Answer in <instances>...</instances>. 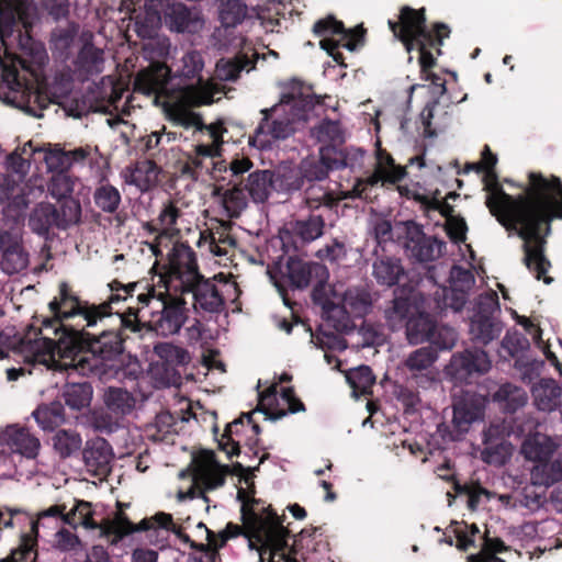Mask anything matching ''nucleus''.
<instances>
[{"label": "nucleus", "instance_id": "c9c22d12", "mask_svg": "<svg viewBox=\"0 0 562 562\" xmlns=\"http://www.w3.org/2000/svg\"><path fill=\"white\" fill-rule=\"evenodd\" d=\"M303 201L306 207L311 211H315L321 206L327 207L328 210L337 209L340 199L328 186H324L323 182H315L305 184Z\"/></svg>", "mask_w": 562, "mask_h": 562}, {"label": "nucleus", "instance_id": "f257e3e1", "mask_svg": "<svg viewBox=\"0 0 562 562\" xmlns=\"http://www.w3.org/2000/svg\"><path fill=\"white\" fill-rule=\"evenodd\" d=\"M529 187L525 194L513 196L506 193L498 182L495 170L484 171V189L490 193L486 206L491 214L507 231H517L525 240L524 262L535 273L537 280L549 284L552 278L544 277L550 261L543 252L544 235L551 232V223L562 220V181L557 176L546 178L540 172H530Z\"/></svg>", "mask_w": 562, "mask_h": 562}, {"label": "nucleus", "instance_id": "8fccbe9b", "mask_svg": "<svg viewBox=\"0 0 562 562\" xmlns=\"http://www.w3.org/2000/svg\"><path fill=\"white\" fill-rule=\"evenodd\" d=\"M346 379L352 389L355 396L370 395L372 394V386L375 383V375L369 366H360L355 369H350Z\"/></svg>", "mask_w": 562, "mask_h": 562}, {"label": "nucleus", "instance_id": "2f4dec72", "mask_svg": "<svg viewBox=\"0 0 562 562\" xmlns=\"http://www.w3.org/2000/svg\"><path fill=\"white\" fill-rule=\"evenodd\" d=\"M243 187L255 203H263L274 190L273 171L257 169L243 181Z\"/></svg>", "mask_w": 562, "mask_h": 562}, {"label": "nucleus", "instance_id": "2eb2a0df", "mask_svg": "<svg viewBox=\"0 0 562 562\" xmlns=\"http://www.w3.org/2000/svg\"><path fill=\"white\" fill-rule=\"evenodd\" d=\"M404 248L409 258L418 262H429L442 255L446 243L435 236H427L420 225L411 222L406 225Z\"/></svg>", "mask_w": 562, "mask_h": 562}, {"label": "nucleus", "instance_id": "72a5a7b5", "mask_svg": "<svg viewBox=\"0 0 562 562\" xmlns=\"http://www.w3.org/2000/svg\"><path fill=\"white\" fill-rule=\"evenodd\" d=\"M562 389L553 379H541L532 387V397L539 411L552 412L560 405Z\"/></svg>", "mask_w": 562, "mask_h": 562}, {"label": "nucleus", "instance_id": "79ce46f5", "mask_svg": "<svg viewBox=\"0 0 562 562\" xmlns=\"http://www.w3.org/2000/svg\"><path fill=\"white\" fill-rule=\"evenodd\" d=\"M181 63L182 65L177 70V76L182 80H195L194 83H186L184 86L210 87L202 77L204 61L202 55L198 50L186 53Z\"/></svg>", "mask_w": 562, "mask_h": 562}, {"label": "nucleus", "instance_id": "774afa93", "mask_svg": "<svg viewBox=\"0 0 562 562\" xmlns=\"http://www.w3.org/2000/svg\"><path fill=\"white\" fill-rule=\"evenodd\" d=\"M132 178L137 187L142 190H147L157 178L156 165L151 161L138 165L132 173Z\"/></svg>", "mask_w": 562, "mask_h": 562}, {"label": "nucleus", "instance_id": "0eeeda50", "mask_svg": "<svg viewBox=\"0 0 562 562\" xmlns=\"http://www.w3.org/2000/svg\"><path fill=\"white\" fill-rule=\"evenodd\" d=\"M53 317L43 321L45 330H52L57 340L64 329L80 330L97 326L93 303L81 301L67 282L59 284V294L48 304Z\"/></svg>", "mask_w": 562, "mask_h": 562}, {"label": "nucleus", "instance_id": "6ab92c4d", "mask_svg": "<svg viewBox=\"0 0 562 562\" xmlns=\"http://www.w3.org/2000/svg\"><path fill=\"white\" fill-rule=\"evenodd\" d=\"M179 291L182 295L184 293L193 294V306L195 311L221 313L225 306V300L217 286L203 276L190 282Z\"/></svg>", "mask_w": 562, "mask_h": 562}, {"label": "nucleus", "instance_id": "7c9ffc66", "mask_svg": "<svg viewBox=\"0 0 562 562\" xmlns=\"http://www.w3.org/2000/svg\"><path fill=\"white\" fill-rule=\"evenodd\" d=\"M258 58L259 54L255 49H252V58L243 52L234 58H222L216 63V77L223 81H235L244 69H254Z\"/></svg>", "mask_w": 562, "mask_h": 562}, {"label": "nucleus", "instance_id": "39448f33", "mask_svg": "<svg viewBox=\"0 0 562 562\" xmlns=\"http://www.w3.org/2000/svg\"><path fill=\"white\" fill-rule=\"evenodd\" d=\"M372 274L380 285L389 288L397 285L391 305L384 311L387 325L396 326L412 312V297L423 278L419 273L407 271L400 258L389 256H381L375 259Z\"/></svg>", "mask_w": 562, "mask_h": 562}, {"label": "nucleus", "instance_id": "3c124183", "mask_svg": "<svg viewBox=\"0 0 562 562\" xmlns=\"http://www.w3.org/2000/svg\"><path fill=\"white\" fill-rule=\"evenodd\" d=\"M162 23L161 13L156 10H145L133 18V31L138 37L149 40L157 35Z\"/></svg>", "mask_w": 562, "mask_h": 562}, {"label": "nucleus", "instance_id": "7ed1b4c3", "mask_svg": "<svg viewBox=\"0 0 562 562\" xmlns=\"http://www.w3.org/2000/svg\"><path fill=\"white\" fill-rule=\"evenodd\" d=\"M170 80L171 69L164 63H153L148 68L137 72L133 83L134 91L169 99L164 108L172 123L203 132L206 124L202 115L193 112L192 109L211 105L214 102V91L211 87L202 86H181L178 89H170Z\"/></svg>", "mask_w": 562, "mask_h": 562}, {"label": "nucleus", "instance_id": "1a4fd4ad", "mask_svg": "<svg viewBox=\"0 0 562 562\" xmlns=\"http://www.w3.org/2000/svg\"><path fill=\"white\" fill-rule=\"evenodd\" d=\"M426 9H414L403 5L400 10L398 21L389 20L387 24L393 35L402 42L407 53L415 49L416 43L422 40L434 38L439 44L450 36V27L443 22H436L431 29L427 27Z\"/></svg>", "mask_w": 562, "mask_h": 562}, {"label": "nucleus", "instance_id": "bf43d9fd", "mask_svg": "<svg viewBox=\"0 0 562 562\" xmlns=\"http://www.w3.org/2000/svg\"><path fill=\"white\" fill-rule=\"evenodd\" d=\"M78 64L87 71H100V66L103 64V50L95 47L92 43L87 42L82 45L78 53Z\"/></svg>", "mask_w": 562, "mask_h": 562}, {"label": "nucleus", "instance_id": "a18cd8bd", "mask_svg": "<svg viewBox=\"0 0 562 562\" xmlns=\"http://www.w3.org/2000/svg\"><path fill=\"white\" fill-rule=\"evenodd\" d=\"M33 416L43 430H54L65 422V408L60 402L40 405Z\"/></svg>", "mask_w": 562, "mask_h": 562}, {"label": "nucleus", "instance_id": "5fc2aeb1", "mask_svg": "<svg viewBox=\"0 0 562 562\" xmlns=\"http://www.w3.org/2000/svg\"><path fill=\"white\" fill-rule=\"evenodd\" d=\"M374 168L385 177H395V184L401 182L407 176L406 166L397 165L393 156L380 145L375 150Z\"/></svg>", "mask_w": 562, "mask_h": 562}, {"label": "nucleus", "instance_id": "a211bd4d", "mask_svg": "<svg viewBox=\"0 0 562 562\" xmlns=\"http://www.w3.org/2000/svg\"><path fill=\"white\" fill-rule=\"evenodd\" d=\"M162 24L172 32L195 33L201 26L199 14L182 2L159 0Z\"/></svg>", "mask_w": 562, "mask_h": 562}, {"label": "nucleus", "instance_id": "20e7f679", "mask_svg": "<svg viewBox=\"0 0 562 562\" xmlns=\"http://www.w3.org/2000/svg\"><path fill=\"white\" fill-rule=\"evenodd\" d=\"M321 103L311 87L294 83L282 94L280 102L260 111L262 119L254 132V142L266 147L276 140H283L296 131V123L306 122L308 113Z\"/></svg>", "mask_w": 562, "mask_h": 562}, {"label": "nucleus", "instance_id": "49530a36", "mask_svg": "<svg viewBox=\"0 0 562 562\" xmlns=\"http://www.w3.org/2000/svg\"><path fill=\"white\" fill-rule=\"evenodd\" d=\"M93 387L88 382L69 383L65 386L63 397L68 407L81 411L90 405Z\"/></svg>", "mask_w": 562, "mask_h": 562}, {"label": "nucleus", "instance_id": "bb28decb", "mask_svg": "<svg viewBox=\"0 0 562 562\" xmlns=\"http://www.w3.org/2000/svg\"><path fill=\"white\" fill-rule=\"evenodd\" d=\"M559 446V442L552 437L542 432H535L528 435L522 441L521 453L526 460L537 464L551 460Z\"/></svg>", "mask_w": 562, "mask_h": 562}, {"label": "nucleus", "instance_id": "a878e982", "mask_svg": "<svg viewBox=\"0 0 562 562\" xmlns=\"http://www.w3.org/2000/svg\"><path fill=\"white\" fill-rule=\"evenodd\" d=\"M325 220L322 215L311 214L306 218L291 221L282 232V240L296 238L303 244H308L324 234Z\"/></svg>", "mask_w": 562, "mask_h": 562}, {"label": "nucleus", "instance_id": "e433bc0d", "mask_svg": "<svg viewBox=\"0 0 562 562\" xmlns=\"http://www.w3.org/2000/svg\"><path fill=\"white\" fill-rule=\"evenodd\" d=\"M274 191L292 193L305 187L300 165L281 164L274 171Z\"/></svg>", "mask_w": 562, "mask_h": 562}, {"label": "nucleus", "instance_id": "ddd939ff", "mask_svg": "<svg viewBox=\"0 0 562 562\" xmlns=\"http://www.w3.org/2000/svg\"><path fill=\"white\" fill-rule=\"evenodd\" d=\"M484 417V406L474 397H462L453 404L451 425L441 423L438 432L445 441H460L474 422Z\"/></svg>", "mask_w": 562, "mask_h": 562}, {"label": "nucleus", "instance_id": "e2e57ef3", "mask_svg": "<svg viewBox=\"0 0 562 562\" xmlns=\"http://www.w3.org/2000/svg\"><path fill=\"white\" fill-rule=\"evenodd\" d=\"M437 351L438 350H451L457 341V333L453 328L448 326H438L436 324V329H434V334L428 340Z\"/></svg>", "mask_w": 562, "mask_h": 562}, {"label": "nucleus", "instance_id": "13d9d810", "mask_svg": "<svg viewBox=\"0 0 562 562\" xmlns=\"http://www.w3.org/2000/svg\"><path fill=\"white\" fill-rule=\"evenodd\" d=\"M483 445L482 460L488 464L503 465L512 454V443L508 440L490 441Z\"/></svg>", "mask_w": 562, "mask_h": 562}, {"label": "nucleus", "instance_id": "6e6552de", "mask_svg": "<svg viewBox=\"0 0 562 562\" xmlns=\"http://www.w3.org/2000/svg\"><path fill=\"white\" fill-rule=\"evenodd\" d=\"M151 300H157L161 308L151 315V328L159 336L168 337L178 334L188 319L187 302L180 291L169 286L159 288L153 284L147 293H139L137 301L148 306Z\"/></svg>", "mask_w": 562, "mask_h": 562}, {"label": "nucleus", "instance_id": "c756f323", "mask_svg": "<svg viewBox=\"0 0 562 562\" xmlns=\"http://www.w3.org/2000/svg\"><path fill=\"white\" fill-rule=\"evenodd\" d=\"M57 207L50 203H42L34 207L29 217V227L40 236L48 235L52 227L65 229L66 221L60 220Z\"/></svg>", "mask_w": 562, "mask_h": 562}, {"label": "nucleus", "instance_id": "f03ea898", "mask_svg": "<svg viewBox=\"0 0 562 562\" xmlns=\"http://www.w3.org/2000/svg\"><path fill=\"white\" fill-rule=\"evenodd\" d=\"M130 329L120 328L119 325L108 323L98 335L80 330L64 329L61 337L56 341L58 356L69 359L67 366L72 367L82 375H106L114 366V361L124 352V342L128 338Z\"/></svg>", "mask_w": 562, "mask_h": 562}, {"label": "nucleus", "instance_id": "58836bf2", "mask_svg": "<svg viewBox=\"0 0 562 562\" xmlns=\"http://www.w3.org/2000/svg\"><path fill=\"white\" fill-rule=\"evenodd\" d=\"M106 408L116 416H125L133 412L136 405L134 395L125 389L109 386L103 394Z\"/></svg>", "mask_w": 562, "mask_h": 562}, {"label": "nucleus", "instance_id": "cd10ccee", "mask_svg": "<svg viewBox=\"0 0 562 562\" xmlns=\"http://www.w3.org/2000/svg\"><path fill=\"white\" fill-rule=\"evenodd\" d=\"M450 367L460 374L485 373L491 368V360L483 349H467L452 356Z\"/></svg>", "mask_w": 562, "mask_h": 562}, {"label": "nucleus", "instance_id": "69168bd1", "mask_svg": "<svg viewBox=\"0 0 562 562\" xmlns=\"http://www.w3.org/2000/svg\"><path fill=\"white\" fill-rule=\"evenodd\" d=\"M75 182L66 172H57L49 183V192L58 200L66 199L74 192Z\"/></svg>", "mask_w": 562, "mask_h": 562}, {"label": "nucleus", "instance_id": "c03bdc74", "mask_svg": "<svg viewBox=\"0 0 562 562\" xmlns=\"http://www.w3.org/2000/svg\"><path fill=\"white\" fill-rule=\"evenodd\" d=\"M494 402H497L506 413H515L527 403L525 390L513 383L502 384L493 394Z\"/></svg>", "mask_w": 562, "mask_h": 562}, {"label": "nucleus", "instance_id": "864d4df0", "mask_svg": "<svg viewBox=\"0 0 562 562\" xmlns=\"http://www.w3.org/2000/svg\"><path fill=\"white\" fill-rule=\"evenodd\" d=\"M247 15V7L240 0H221L218 19L223 27H236Z\"/></svg>", "mask_w": 562, "mask_h": 562}, {"label": "nucleus", "instance_id": "393cba45", "mask_svg": "<svg viewBox=\"0 0 562 562\" xmlns=\"http://www.w3.org/2000/svg\"><path fill=\"white\" fill-rule=\"evenodd\" d=\"M416 297L417 295L415 293L412 297L413 310L407 314L404 321L396 326H389L392 330L404 326L406 328L407 340L412 345L427 341L428 338L431 337V334H434L437 324L430 314L417 311Z\"/></svg>", "mask_w": 562, "mask_h": 562}, {"label": "nucleus", "instance_id": "de8ad7c7", "mask_svg": "<svg viewBox=\"0 0 562 562\" xmlns=\"http://www.w3.org/2000/svg\"><path fill=\"white\" fill-rule=\"evenodd\" d=\"M277 394L278 384L276 383L271 384L265 391L259 392L258 405L252 412L263 413L267 419L273 422L286 416L288 412L279 407V400L277 397Z\"/></svg>", "mask_w": 562, "mask_h": 562}, {"label": "nucleus", "instance_id": "09e8293b", "mask_svg": "<svg viewBox=\"0 0 562 562\" xmlns=\"http://www.w3.org/2000/svg\"><path fill=\"white\" fill-rule=\"evenodd\" d=\"M277 394L278 384L276 383L271 384L265 391L259 392L258 405L252 412L263 413L267 419L273 422L286 416L288 412L279 407V400L277 397Z\"/></svg>", "mask_w": 562, "mask_h": 562}, {"label": "nucleus", "instance_id": "a19ab883", "mask_svg": "<svg viewBox=\"0 0 562 562\" xmlns=\"http://www.w3.org/2000/svg\"><path fill=\"white\" fill-rule=\"evenodd\" d=\"M532 485L549 487L562 481V459L542 461L533 465L530 472Z\"/></svg>", "mask_w": 562, "mask_h": 562}, {"label": "nucleus", "instance_id": "4468645a", "mask_svg": "<svg viewBox=\"0 0 562 562\" xmlns=\"http://www.w3.org/2000/svg\"><path fill=\"white\" fill-rule=\"evenodd\" d=\"M263 510H267V516H263L262 514L258 513L254 506H250L248 504H244V506L240 507V514H241V525L234 524L232 521L227 522L226 527L218 531L214 532L211 530H207V541L209 546L214 549V551H217L218 549L226 546L227 541L234 538H237L239 536H244L247 538L250 542L255 540V537H252V530L250 529V515L254 514L259 519L263 521L266 525L265 527H270V525L277 519L279 516L271 505H268L267 508H263Z\"/></svg>", "mask_w": 562, "mask_h": 562}, {"label": "nucleus", "instance_id": "9b49d317", "mask_svg": "<svg viewBox=\"0 0 562 562\" xmlns=\"http://www.w3.org/2000/svg\"><path fill=\"white\" fill-rule=\"evenodd\" d=\"M200 277L202 274L194 250L189 245L178 244L173 246L169 262L164 266V271L159 273L156 283L159 288L169 286L173 291H179Z\"/></svg>", "mask_w": 562, "mask_h": 562}, {"label": "nucleus", "instance_id": "0e129e2a", "mask_svg": "<svg viewBox=\"0 0 562 562\" xmlns=\"http://www.w3.org/2000/svg\"><path fill=\"white\" fill-rule=\"evenodd\" d=\"M315 134L321 143H336L342 140V131L337 121L323 120L318 126L315 127Z\"/></svg>", "mask_w": 562, "mask_h": 562}, {"label": "nucleus", "instance_id": "f3484780", "mask_svg": "<svg viewBox=\"0 0 562 562\" xmlns=\"http://www.w3.org/2000/svg\"><path fill=\"white\" fill-rule=\"evenodd\" d=\"M29 252L23 246L22 235L16 229L0 232V269L9 274L20 273L29 266Z\"/></svg>", "mask_w": 562, "mask_h": 562}, {"label": "nucleus", "instance_id": "5701e85b", "mask_svg": "<svg viewBox=\"0 0 562 562\" xmlns=\"http://www.w3.org/2000/svg\"><path fill=\"white\" fill-rule=\"evenodd\" d=\"M438 359L437 350L432 346L422 347L408 355L404 361L405 368L411 372V380L420 387H428L435 381L431 371Z\"/></svg>", "mask_w": 562, "mask_h": 562}, {"label": "nucleus", "instance_id": "b1692460", "mask_svg": "<svg viewBox=\"0 0 562 562\" xmlns=\"http://www.w3.org/2000/svg\"><path fill=\"white\" fill-rule=\"evenodd\" d=\"M316 277L328 279V270L324 265L306 262L297 257H289L283 278L293 289L307 288Z\"/></svg>", "mask_w": 562, "mask_h": 562}, {"label": "nucleus", "instance_id": "680f3d73", "mask_svg": "<svg viewBox=\"0 0 562 562\" xmlns=\"http://www.w3.org/2000/svg\"><path fill=\"white\" fill-rule=\"evenodd\" d=\"M78 33V25L69 23L66 27H56L50 34V45L53 49L66 53L72 45Z\"/></svg>", "mask_w": 562, "mask_h": 562}, {"label": "nucleus", "instance_id": "4be33fe9", "mask_svg": "<svg viewBox=\"0 0 562 562\" xmlns=\"http://www.w3.org/2000/svg\"><path fill=\"white\" fill-rule=\"evenodd\" d=\"M299 165L306 184L324 182L330 171L340 170L344 164L336 160L334 146H322L318 158H305Z\"/></svg>", "mask_w": 562, "mask_h": 562}, {"label": "nucleus", "instance_id": "9d476101", "mask_svg": "<svg viewBox=\"0 0 562 562\" xmlns=\"http://www.w3.org/2000/svg\"><path fill=\"white\" fill-rule=\"evenodd\" d=\"M499 316L501 305L497 293L491 290L480 294L470 318L471 340L476 345L486 346L498 339L503 331V322Z\"/></svg>", "mask_w": 562, "mask_h": 562}, {"label": "nucleus", "instance_id": "423d86ee", "mask_svg": "<svg viewBox=\"0 0 562 562\" xmlns=\"http://www.w3.org/2000/svg\"><path fill=\"white\" fill-rule=\"evenodd\" d=\"M64 524L69 526L81 525L88 529H100L102 535L123 539L135 532L148 531L156 528L172 530L173 519L168 513L159 512L150 518H144L138 524L132 522L123 512H119L113 520L98 524L93 519L92 505L89 502L76 499L74 508L64 516Z\"/></svg>", "mask_w": 562, "mask_h": 562}, {"label": "nucleus", "instance_id": "ea45409f", "mask_svg": "<svg viewBox=\"0 0 562 562\" xmlns=\"http://www.w3.org/2000/svg\"><path fill=\"white\" fill-rule=\"evenodd\" d=\"M201 459L203 468L201 469L200 477L206 488L214 490L224 485L225 475L229 472V467L220 465L213 451H205Z\"/></svg>", "mask_w": 562, "mask_h": 562}, {"label": "nucleus", "instance_id": "052dcab7", "mask_svg": "<svg viewBox=\"0 0 562 562\" xmlns=\"http://www.w3.org/2000/svg\"><path fill=\"white\" fill-rule=\"evenodd\" d=\"M441 46L442 44H439L434 38H430V41L422 40L416 43L415 48L419 52L418 63L422 74L428 72L437 65V58L430 52V48H436L437 55H441Z\"/></svg>", "mask_w": 562, "mask_h": 562}, {"label": "nucleus", "instance_id": "c85d7f7f", "mask_svg": "<svg viewBox=\"0 0 562 562\" xmlns=\"http://www.w3.org/2000/svg\"><path fill=\"white\" fill-rule=\"evenodd\" d=\"M3 437L12 451L20 453L29 459H34L38 454L41 442L38 438L32 435L27 428L19 426H9Z\"/></svg>", "mask_w": 562, "mask_h": 562}, {"label": "nucleus", "instance_id": "6e6d98bb", "mask_svg": "<svg viewBox=\"0 0 562 562\" xmlns=\"http://www.w3.org/2000/svg\"><path fill=\"white\" fill-rule=\"evenodd\" d=\"M53 448L61 459L70 457L80 450L82 439L80 435L72 430L60 429L52 438Z\"/></svg>", "mask_w": 562, "mask_h": 562}, {"label": "nucleus", "instance_id": "4c0bfd02", "mask_svg": "<svg viewBox=\"0 0 562 562\" xmlns=\"http://www.w3.org/2000/svg\"><path fill=\"white\" fill-rule=\"evenodd\" d=\"M154 351L162 360L165 371L167 373L177 374L178 378H180V373L177 371V368L184 367L191 361L190 353L187 349L171 342L157 344Z\"/></svg>", "mask_w": 562, "mask_h": 562}, {"label": "nucleus", "instance_id": "37998d69", "mask_svg": "<svg viewBox=\"0 0 562 562\" xmlns=\"http://www.w3.org/2000/svg\"><path fill=\"white\" fill-rule=\"evenodd\" d=\"M182 214V210L179 206V200L168 199L162 202L157 221L164 228L162 235H165V238L172 239L180 234L177 223Z\"/></svg>", "mask_w": 562, "mask_h": 562}, {"label": "nucleus", "instance_id": "aec40b11", "mask_svg": "<svg viewBox=\"0 0 562 562\" xmlns=\"http://www.w3.org/2000/svg\"><path fill=\"white\" fill-rule=\"evenodd\" d=\"M113 457L111 445L101 437L89 439L82 450L87 471L99 479L106 477L110 474Z\"/></svg>", "mask_w": 562, "mask_h": 562}, {"label": "nucleus", "instance_id": "f8f14e48", "mask_svg": "<svg viewBox=\"0 0 562 562\" xmlns=\"http://www.w3.org/2000/svg\"><path fill=\"white\" fill-rule=\"evenodd\" d=\"M250 529L255 541L261 544L259 552L261 562H284L285 549L291 531L283 526L285 516H278L270 525H266L254 514L250 515Z\"/></svg>", "mask_w": 562, "mask_h": 562}, {"label": "nucleus", "instance_id": "473e14b6", "mask_svg": "<svg viewBox=\"0 0 562 562\" xmlns=\"http://www.w3.org/2000/svg\"><path fill=\"white\" fill-rule=\"evenodd\" d=\"M33 10V0H0V19L10 26L20 23L26 27Z\"/></svg>", "mask_w": 562, "mask_h": 562}, {"label": "nucleus", "instance_id": "f704fd0d", "mask_svg": "<svg viewBox=\"0 0 562 562\" xmlns=\"http://www.w3.org/2000/svg\"><path fill=\"white\" fill-rule=\"evenodd\" d=\"M252 415L254 412L241 413L238 418L226 425L224 432L221 435V438L217 439V448L225 452L229 460L233 457H238L240 454L239 440H236L234 437L239 435L246 422H252Z\"/></svg>", "mask_w": 562, "mask_h": 562}, {"label": "nucleus", "instance_id": "4d7b16f0", "mask_svg": "<svg viewBox=\"0 0 562 562\" xmlns=\"http://www.w3.org/2000/svg\"><path fill=\"white\" fill-rule=\"evenodd\" d=\"M95 205L103 212L113 214L121 204V193L111 184H103L94 191Z\"/></svg>", "mask_w": 562, "mask_h": 562}, {"label": "nucleus", "instance_id": "338daca9", "mask_svg": "<svg viewBox=\"0 0 562 562\" xmlns=\"http://www.w3.org/2000/svg\"><path fill=\"white\" fill-rule=\"evenodd\" d=\"M156 432L153 435L155 440H165L168 435L176 432L177 419L170 412H161L155 417Z\"/></svg>", "mask_w": 562, "mask_h": 562}, {"label": "nucleus", "instance_id": "412c9836", "mask_svg": "<svg viewBox=\"0 0 562 562\" xmlns=\"http://www.w3.org/2000/svg\"><path fill=\"white\" fill-rule=\"evenodd\" d=\"M313 33L316 36L335 37L339 47L352 52L357 48L358 43L363 40L366 31L362 26L346 30L341 21H338L334 15H328L314 23Z\"/></svg>", "mask_w": 562, "mask_h": 562}, {"label": "nucleus", "instance_id": "603ef678", "mask_svg": "<svg viewBox=\"0 0 562 562\" xmlns=\"http://www.w3.org/2000/svg\"><path fill=\"white\" fill-rule=\"evenodd\" d=\"M233 187L225 190L222 202L229 217H238L248 205V194L243 187V181L233 180Z\"/></svg>", "mask_w": 562, "mask_h": 562}, {"label": "nucleus", "instance_id": "dca6fc26", "mask_svg": "<svg viewBox=\"0 0 562 562\" xmlns=\"http://www.w3.org/2000/svg\"><path fill=\"white\" fill-rule=\"evenodd\" d=\"M130 295L123 292H113L106 301L94 304L93 312L95 315L97 326H106L108 323L119 325L120 328L130 329L131 333H138L142 330L143 324L138 318L137 311L134 307H128L125 312H113V304L127 300Z\"/></svg>", "mask_w": 562, "mask_h": 562}]
</instances>
